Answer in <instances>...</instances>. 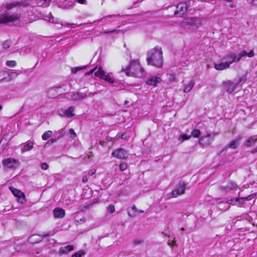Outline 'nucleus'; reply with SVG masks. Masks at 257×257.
<instances>
[{
  "label": "nucleus",
  "mask_w": 257,
  "mask_h": 257,
  "mask_svg": "<svg viewBox=\"0 0 257 257\" xmlns=\"http://www.w3.org/2000/svg\"><path fill=\"white\" fill-rule=\"evenodd\" d=\"M29 5L27 2H14L13 3L3 5L1 7V11L3 13L0 15V24L12 22L18 20L20 16L18 13L11 14L9 11L16 7H27Z\"/></svg>",
  "instance_id": "nucleus-1"
},
{
  "label": "nucleus",
  "mask_w": 257,
  "mask_h": 257,
  "mask_svg": "<svg viewBox=\"0 0 257 257\" xmlns=\"http://www.w3.org/2000/svg\"><path fill=\"white\" fill-rule=\"evenodd\" d=\"M148 64H163V51L161 47H155L147 53Z\"/></svg>",
  "instance_id": "nucleus-2"
},
{
  "label": "nucleus",
  "mask_w": 257,
  "mask_h": 257,
  "mask_svg": "<svg viewBox=\"0 0 257 257\" xmlns=\"http://www.w3.org/2000/svg\"><path fill=\"white\" fill-rule=\"evenodd\" d=\"M253 55L254 52L253 50H250L248 53L243 50L241 51L238 55L234 53H230L224 57V62L220 63L219 64H230L233 62H238L243 57H252Z\"/></svg>",
  "instance_id": "nucleus-3"
},
{
  "label": "nucleus",
  "mask_w": 257,
  "mask_h": 257,
  "mask_svg": "<svg viewBox=\"0 0 257 257\" xmlns=\"http://www.w3.org/2000/svg\"><path fill=\"white\" fill-rule=\"evenodd\" d=\"M122 70L128 76L142 78L146 75L145 70L141 65H125Z\"/></svg>",
  "instance_id": "nucleus-4"
},
{
  "label": "nucleus",
  "mask_w": 257,
  "mask_h": 257,
  "mask_svg": "<svg viewBox=\"0 0 257 257\" xmlns=\"http://www.w3.org/2000/svg\"><path fill=\"white\" fill-rule=\"evenodd\" d=\"M94 73L96 77L99 78L101 79L104 80L109 83L112 84L115 81V79L113 77L112 73H107L102 68L99 67L98 68L96 66L94 68L91 70L90 71L86 72L85 75H89Z\"/></svg>",
  "instance_id": "nucleus-5"
},
{
  "label": "nucleus",
  "mask_w": 257,
  "mask_h": 257,
  "mask_svg": "<svg viewBox=\"0 0 257 257\" xmlns=\"http://www.w3.org/2000/svg\"><path fill=\"white\" fill-rule=\"evenodd\" d=\"M181 25L185 29H197L200 25V22L196 18H187L182 22Z\"/></svg>",
  "instance_id": "nucleus-6"
},
{
  "label": "nucleus",
  "mask_w": 257,
  "mask_h": 257,
  "mask_svg": "<svg viewBox=\"0 0 257 257\" xmlns=\"http://www.w3.org/2000/svg\"><path fill=\"white\" fill-rule=\"evenodd\" d=\"M218 135V133L217 132H213L212 134L207 133L205 136H202L199 138V144L202 146H208L211 144L215 136Z\"/></svg>",
  "instance_id": "nucleus-7"
},
{
  "label": "nucleus",
  "mask_w": 257,
  "mask_h": 257,
  "mask_svg": "<svg viewBox=\"0 0 257 257\" xmlns=\"http://www.w3.org/2000/svg\"><path fill=\"white\" fill-rule=\"evenodd\" d=\"M245 78L242 76L239 78L238 80H234V82H231L230 80L224 81L223 83L224 88L226 91L229 93H232L235 89L237 85L242 81H244Z\"/></svg>",
  "instance_id": "nucleus-8"
},
{
  "label": "nucleus",
  "mask_w": 257,
  "mask_h": 257,
  "mask_svg": "<svg viewBox=\"0 0 257 257\" xmlns=\"http://www.w3.org/2000/svg\"><path fill=\"white\" fill-rule=\"evenodd\" d=\"M54 234L53 231H50L47 233L43 234H33L30 236L28 238V241L31 243H36L41 241L44 238L49 236H52Z\"/></svg>",
  "instance_id": "nucleus-9"
},
{
  "label": "nucleus",
  "mask_w": 257,
  "mask_h": 257,
  "mask_svg": "<svg viewBox=\"0 0 257 257\" xmlns=\"http://www.w3.org/2000/svg\"><path fill=\"white\" fill-rule=\"evenodd\" d=\"M186 184L184 182H180L172 192V197H177L185 193Z\"/></svg>",
  "instance_id": "nucleus-10"
},
{
  "label": "nucleus",
  "mask_w": 257,
  "mask_h": 257,
  "mask_svg": "<svg viewBox=\"0 0 257 257\" xmlns=\"http://www.w3.org/2000/svg\"><path fill=\"white\" fill-rule=\"evenodd\" d=\"M112 156L119 159L125 160L128 156L127 152L123 148H118L112 152Z\"/></svg>",
  "instance_id": "nucleus-11"
},
{
  "label": "nucleus",
  "mask_w": 257,
  "mask_h": 257,
  "mask_svg": "<svg viewBox=\"0 0 257 257\" xmlns=\"http://www.w3.org/2000/svg\"><path fill=\"white\" fill-rule=\"evenodd\" d=\"M2 164L7 169H15L18 167L17 160L12 158L4 159Z\"/></svg>",
  "instance_id": "nucleus-12"
},
{
  "label": "nucleus",
  "mask_w": 257,
  "mask_h": 257,
  "mask_svg": "<svg viewBox=\"0 0 257 257\" xmlns=\"http://www.w3.org/2000/svg\"><path fill=\"white\" fill-rule=\"evenodd\" d=\"M13 194L17 197V200L21 203H24L26 201L25 195L22 191L13 188H10Z\"/></svg>",
  "instance_id": "nucleus-13"
},
{
  "label": "nucleus",
  "mask_w": 257,
  "mask_h": 257,
  "mask_svg": "<svg viewBox=\"0 0 257 257\" xmlns=\"http://www.w3.org/2000/svg\"><path fill=\"white\" fill-rule=\"evenodd\" d=\"M187 12V6L186 3H181L176 6V10L175 12V15L182 16L185 14Z\"/></svg>",
  "instance_id": "nucleus-14"
},
{
  "label": "nucleus",
  "mask_w": 257,
  "mask_h": 257,
  "mask_svg": "<svg viewBox=\"0 0 257 257\" xmlns=\"http://www.w3.org/2000/svg\"><path fill=\"white\" fill-rule=\"evenodd\" d=\"M251 199L250 196H248L246 197L236 198L235 199H231L226 201L228 204H231L233 205H237L243 203L244 200H250Z\"/></svg>",
  "instance_id": "nucleus-15"
},
{
  "label": "nucleus",
  "mask_w": 257,
  "mask_h": 257,
  "mask_svg": "<svg viewBox=\"0 0 257 257\" xmlns=\"http://www.w3.org/2000/svg\"><path fill=\"white\" fill-rule=\"evenodd\" d=\"M65 210L59 207L55 208L53 210V215L55 218H62L65 216Z\"/></svg>",
  "instance_id": "nucleus-16"
},
{
  "label": "nucleus",
  "mask_w": 257,
  "mask_h": 257,
  "mask_svg": "<svg viewBox=\"0 0 257 257\" xmlns=\"http://www.w3.org/2000/svg\"><path fill=\"white\" fill-rule=\"evenodd\" d=\"M256 143L257 136H252L245 141V145L248 148H250L254 146Z\"/></svg>",
  "instance_id": "nucleus-17"
},
{
  "label": "nucleus",
  "mask_w": 257,
  "mask_h": 257,
  "mask_svg": "<svg viewBox=\"0 0 257 257\" xmlns=\"http://www.w3.org/2000/svg\"><path fill=\"white\" fill-rule=\"evenodd\" d=\"M161 81V79L160 77L154 76H152L149 78L148 80L147 84L149 85H153L154 86H156L158 83H160Z\"/></svg>",
  "instance_id": "nucleus-18"
},
{
  "label": "nucleus",
  "mask_w": 257,
  "mask_h": 257,
  "mask_svg": "<svg viewBox=\"0 0 257 257\" xmlns=\"http://www.w3.org/2000/svg\"><path fill=\"white\" fill-rule=\"evenodd\" d=\"M242 137L241 136L237 137L235 140H232L228 145V148L231 149H236L239 145L240 141L241 140Z\"/></svg>",
  "instance_id": "nucleus-19"
},
{
  "label": "nucleus",
  "mask_w": 257,
  "mask_h": 257,
  "mask_svg": "<svg viewBox=\"0 0 257 257\" xmlns=\"http://www.w3.org/2000/svg\"><path fill=\"white\" fill-rule=\"evenodd\" d=\"M131 209L133 211V213L132 214L129 211V208L127 209L128 215L130 217H135V216L137 215L138 213H143L144 212V210L137 209V208L136 207V206L135 205H134L132 207Z\"/></svg>",
  "instance_id": "nucleus-20"
},
{
  "label": "nucleus",
  "mask_w": 257,
  "mask_h": 257,
  "mask_svg": "<svg viewBox=\"0 0 257 257\" xmlns=\"http://www.w3.org/2000/svg\"><path fill=\"white\" fill-rule=\"evenodd\" d=\"M87 95L85 93H81L79 92H73L71 95V98L73 100H77L82 99L87 97Z\"/></svg>",
  "instance_id": "nucleus-21"
},
{
  "label": "nucleus",
  "mask_w": 257,
  "mask_h": 257,
  "mask_svg": "<svg viewBox=\"0 0 257 257\" xmlns=\"http://www.w3.org/2000/svg\"><path fill=\"white\" fill-rule=\"evenodd\" d=\"M237 187V185L236 183L233 182H230L226 185L221 186L220 189L222 190L228 191Z\"/></svg>",
  "instance_id": "nucleus-22"
},
{
  "label": "nucleus",
  "mask_w": 257,
  "mask_h": 257,
  "mask_svg": "<svg viewBox=\"0 0 257 257\" xmlns=\"http://www.w3.org/2000/svg\"><path fill=\"white\" fill-rule=\"evenodd\" d=\"M74 249V247L73 245H68L63 247H61L59 250V253L60 254H66L73 250Z\"/></svg>",
  "instance_id": "nucleus-23"
},
{
  "label": "nucleus",
  "mask_w": 257,
  "mask_h": 257,
  "mask_svg": "<svg viewBox=\"0 0 257 257\" xmlns=\"http://www.w3.org/2000/svg\"><path fill=\"white\" fill-rule=\"evenodd\" d=\"M34 142L31 141H27L26 144L21 148V153H24L25 152L32 150L33 148Z\"/></svg>",
  "instance_id": "nucleus-24"
},
{
  "label": "nucleus",
  "mask_w": 257,
  "mask_h": 257,
  "mask_svg": "<svg viewBox=\"0 0 257 257\" xmlns=\"http://www.w3.org/2000/svg\"><path fill=\"white\" fill-rule=\"evenodd\" d=\"M117 17H119V15H112L104 16L103 18H107L108 19H107L105 22H102L104 23L105 24L111 23L113 22L115 20L114 19Z\"/></svg>",
  "instance_id": "nucleus-25"
},
{
  "label": "nucleus",
  "mask_w": 257,
  "mask_h": 257,
  "mask_svg": "<svg viewBox=\"0 0 257 257\" xmlns=\"http://www.w3.org/2000/svg\"><path fill=\"white\" fill-rule=\"evenodd\" d=\"M74 110V107L72 106H70L67 109L65 110L64 114L68 118L72 117L74 116V114L73 113Z\"/></svg>",
  "instance_id": "nucleus-26"
},
{
  "label": "nucleus",
  "mask_w": 257,
  "mask_h": 257,
  "mask_svg": "<svg viewBox=\"0 0 257 257\" xmlns=\"http://www.w3.org/2000/svg\"><path fill=\"white\" fill-rule=\"evenodd\" d=\"M194 85V83L193 81H189L188 83L185 85L184 92L186 93L190 92L192 90Z\"/></svg>",
  "instance_id": "nucleus-27"
},
{
  "label": "nucleus",
  "mask_w": 257,
  "mask_h": 257,
  "mask_svg": "<svg viewBox=\"0 0 257 257\" xmlns=\"http://www.w3.org/2000/svg\"><path fill=\"white\" fill-rule=\"evenodd\" d=\"M51 0H38L37 4L39 6L47 7L49 5Z\"/></svg>",
  "instance_id": "nucleus-28"
},
{
  "label": "nucleus",
  "mask_w": 257,
  "mask_h": 257,
  "mask_svg": "<svg viewBox=\"0 0 257 257\" xmlns=\"http://www.w3.org/2000/svg\"><path fill=\"white\" fill-rule=\"evenodd\" d=\"M52 135V132L51 131H48L44 133L42 136V139L45 141L48 140L49 138H50Z\"/></svg>",
  "instance_id": "nucleus-29"
},
{
  "label": "nucleus",
  "mask_w": 257,
  "mask_h": 257,
  "mask_svg": "<svg viewBox=\"0 0 257 257\" xmlns=\"http://www.w3.org/2000/svg\"><path fill=\"white\" fill-rule=\"evenodd\" d=\"M201 134V132L199 130L194 129L192 130L191 133V136H192L194 138H198Z\"/></svg>",
  "instance_id": "nucleus-30"
},
{
  "label": "nucleus",
  "mask_w": 257,
  "mask_h": 257,
  "mask_svg": "<svg viewBox=\"0 0 257 257\" xmlns=\"http://www.w3.org/2000/svg\"><path fill=\"white\" fill-rule=\"evenodd\" d=\"M12 45V42L11 40L6 41L3 44V47L4 49H8Z\"/></svg>",
  "instance_id": "nucleus-31"
},
{
  "label": "nucleus",
  "mask_w": 257,
  "mask_h": 257,
  "mask_svg": "<svg viewBox=\"0 0 257 257\" xmlns=\"http://www.w3.org/2000/svg\"><path fill=\"white\" fill-rule=\"evenodd\" d=\"M85 252L83 250H80L79 251L73 253L72 257H81L82 255H84Z\"/></svg>",
  "instance_id": "nucleus-32"
},
{
  "label": "nucleus",
  "mask_w": 257,
  "mask_h": 257,
  "mask_svg": "<svg viewBox=\"0 0 257 257\" xmlns=\"http://www.w3.org/2000/svg\"><path fill=\"white\" fill-rule=\"evenodd\" d=\"M214 68L217 70H223L229 68V65H214Z\"/></svg>",
  "instance_id": "nucleus-33"
},
{
  "label": "nucleus",
  "mask_w": 257,
  "mask_h": 257,
  "mask_svg": "<svg viewBox=\"0 0 257 257\" xmlns=\"http://www.w3.org/2000/svg\"><path fill=\"white\" fill-rule=\"evenodd\" d=\"M96 202H93V203H90L86 205L81 206L80 207L79 209H80V210L81 211H84L86 209H87L88 208H89L90 207H91L92 205V204H93L94 203H95Z\"/></svg>",
  "instance_id": "nucleus-34"
},
{
  "label": "nucleus",
  "mask_w": 257,
  "mask_h": 257,
  "mask_svg": "<svg viewBox=\"0 0 257 257\" xmlns=\"http://www.w3.org/2000/svg\"><path fill=\"white\" fill-rule=\"evenodd\" d=\"M86 68L85 66L84 67H77L71 69V71L73 73H76L78 71L84 69Z\"/></svg>",
  "instance_id": "nucleus-35"
},
{
  "label": "nucleus",
  "mask_w": 257,
  "mask_h": 257,
  "mask_svg": "<svg viewBox=\"0 0 257 257\" xmlns=\"http://www.w3.org/2000/svg\"><path fill=\"white\" fill-rule=\"evenodd\" d=\"M127 166V165L126 163H123V162L121 163H120V164L119 165V170L121 171H123L126 170Z\"/></svg>",
  "instance_id": "nucleus-36"
},
{
  "label": "nucleus",
  "mask_w": 257,
  "mask_h": 257,
  "mask_svg": "<svg viewBox=\"0 0 257 257\" xmlns=\"http://www.w3.org/2000/svg\"><path fill=\"white\" fill-rule=\"evenodd\" d=\"M58 139L57 138H52L49 140L46 143V145H51L54 143H56Z\"/></svg>",
  "instance_id": "nucleus-37"
},
{
  "label": "nucleus",
  "mask_w": 257,
  "mask_h": 257,
  "mask_svg": "<svg viewBox=\"0 0 257 257\" xmlns=\"http://www.w3.org/2000/svg\"><path fill=\"white\" fill-rule=\"evenodd\" d=\"M107 209L108 211H109L111 213H112L115 211L114 206L112 204L109 205L107 206Z\"/></svg>",
  "instance_id": "nucleus-38"
},
{
  "label": "nucleus",
  "mask_w": 257,
  "mask_h": 257,
  "mask_svg": "<svg viewBox=\"0 0 257 257\" xmlns=\"http://www.w3.org/2000/svg\"><path fill=\"white\" fill-rule=\"evenodd\" d=\"M59 135L57 138L58 140L62 137H63L65 135V132H64V130L63 129H61L59 131Z\"/></svg>",
  "instance_id": "nucleus-39"
},
{
  "label": "nucleus",
  "mask_w": 257,
  "mask_h": 257,
  "mask_svg": "<svg viewBox=\"0 0 257 257\" xmlns=\"http://www.w3.org/2000/svg\"><path fill=\"white\" fill-rule=\"evenodd\" d=\"M107 19H108V18H102L100 19H99V20L94 21L93 22V24L96 25L99 22H105Z\"/></svg>",
  "instance_id": "nucleus-40"
},
{
  "label": "nucleus",
  "mask_w": 257,
  "mask_h": 257,
  "mask_svg": "<svg viewBox=\"0 0 257 257\" xmlns=\"http://www.w3.org/2000/svg\"><path fill=\"white\" fill-rule=\"evenodd\" d=\"M40 166L41 169L44 170H47L49 167V165L46 163H41Z\"/></svg>",
  "instance_id": "nucleus-41"
},
{
  "label": "nucleus",
  "mask_w": 257,
  "mask_h": 257,
  "mask_svg": "<svg viewBox=\"0 0 257 257\" xmlns=\"http://www.w3.org/2000/svg\"><path fill=\"white\" fill-rule=\"evenodd\" d=\"M181 138L184 140H187L191 138V135H188L187 134H183L181 136Z\"/></svg>",
  "instance_id": "nucleus-42"
},
{
  "label": "nucleus",
  "mask_w": 257,
  "mask_h": 257,
  "mask_svg": "<svg viewBox=\"0 0 257 257\" xmlns=\"http://www.w3.org/2000/svg\"><path fill=\"white\" fill-rule=\"evenodd\" d=\"M18 74L16 72H11L9 73V76L10 77H11L12 79L14 78L17 76Z\"/></svg>",
  "instance_id": "nucleus-43"
},
{
  "label": "nucleus",
  "mask_w": 257,
  "mask_h": 257,
  "mask_svg": "<svg viewBox=\"0 0 257 257\" xmlns=\"http://www.w3.org/2000/svg\"><path fill=\"white\" fill-rule=\"evenodd\" d=\"M143 242V241L142 240H141V239H135L134 241V243L135 245H139V244H140L142 243Z\"/></svg>",
  "instance_id": "nucleus-44"
},
{
  "label": "nucleus",
  "mask_w": 257,
  "mask_h": 257,
  "mask_svg": "<svg viewBox=\"0 0 257 257\" xmlns=\"http://www.w3.org/2000/svg\"><path fill=\"white\" fill-rule=\"evenodd\" d=\"M118 32H119V30H111V31H104L103 33L104 34H108V33H113V32H116V33H118Z\"/></svg>",
  "instance_id": "nucleus-45"
},
{
  "label": "nucleus",
  "mask_w": 257,
  "mask_h": 257,
  "mask_svg": "<svg viewBox=\"0 0 257 257\" xmlns=\"http://www.w3.org/2000/svg\"><path fill=\"white\" fill-rule=\"evenodd\" d=\"M140 61L139 59H134L132 61L130 64H140Z\"/></svg>",
  "instance_id": "nucleus-46"
},
{
  "label": "nucleus",
  "mask_w": 257,
  "mask_h": 257,
  "mask_svg": "<svg viewBox=\"0 0 257 257\" xmlns=\"http://www.w3.org/2000/svg\"><path fill=\"white\" fill-rule=\"evenodd\" d=\"M95 173H96V170L95 169H93V170H90L88 173V175L89 176H91L93 175H94Z\"/></svg>",
  "instance_id": "nucleus-47"
},
{
  "label": "nucleus",
  "mask_w": 257,
  "mask_h": 257,
  "mask_svg": "<svg viewBox=\"0 0 257 257\" xmlns=\"http://www.w3.org/2000/svg\"><path fill=\"white\" fill-rule=\"evenodd\" d=\"M16 62L15 61L11 60V61H7L6 62V64L9 65V64H16Z\"/></svg>",
  "instance_id": "nucleus-48"
},
{
  "label": "nucleus",
  "mask_w": 257,
  "mask_h": 257,
  "mask_svg": "<svg viewBox=\"0 0 257 257\" xmlns=\"http://www.w3.org/2000/svg\"><path fill=\"white\" fill-rule=\"evenodd\" d=\"M69 132L70 133V134L73 136L74 138L76 136V134L75 133L74 131L73 130V128H70L69 130Z\"/></svg>",
  "instance_id": "nucleus-49"
},
{
  "label": "nucleus",
  "mask_w": 257,
  "mask_h": 257,
  "mask_svg": "<svg viewBox=\"0 0 257 257\" xmlns=\"http://www.w3.org/2000/svg\"><path fill=\"white\" fill-rule=\"evenodd\" d=\"M82 182L83 183H86L88 181V179H87V177L86 176H84L83 177H82Z\"/></svg>",
  "instance_id": "nucleus-50"
},
{
  "label": "nucleus",
  "mask_w": 257,
  "mask_h": 257,
  "mask_svg": "<svg viewBox=\"0 0 257 257\" xmlns=\"http://www.w3.org/2000/svg\"><path fill=\"white\" fill-rule=\"evenodd\" d=\"M256 152H257V147L251 151V153L252 154L255 153Z\"/></svg>",
  "instance_id": "nucleus-51"
},
{
  "label": "nucleus",
  "mask_w": 257,
  "mask_h": 257,
  "mask_svg": "<svg viewBox=\"0 0 257 257\" xmlns=\"http://www.w3.org/2000/svg\"><path fill=\"white\" fill-rule=\"evenodd\" d=\"M77 2L80 4H85V0H77Z\"/></svg>",
  "instance_id": "nucleus-52"
},
{
  "label": "nucleus",
  "mask_w": 257,
  "mask_h": 257,
  "mask_svg": "<svg viewBox=\"0 0 257 257\" xmlns=\"http://www.w3.org/2000/svg\"><path fill=\"white\" fill-rule=\"evenodd\" d=\"M252 4L253 5H256L257 6V0H252Z\"/></svg>",
  "instance_id": "nucleus-53"
},
{
  "label": "nucleus",
  "mask_w": 257,
  "mask_h": 257,
  "mask_svg": "<svg viewBox=\"0 0 257 257\" xmlns=\"http://www.w3.org/2000/svg\"><path fill=\"white\" fill-rule=\"evenodd\" d=\"M57 1H58L59 3H63L65 2H66L67 0H57Z\"/></svg>",
  "instance_id": "nucleus-54"
},
{
  "label": "nucleus",
  "mask_w": 257,
  "mask_h": 257,
  "mask_svg": "<svg viewBox=\"0 0 257 257\" xmlns=\"http://www.w3.org/2000/svg\"><path fill=\"white\" fill-rule=\"evenodd\" d=\"M80 221L85 222L86 219L84 217H83L80 219Z\"/></svg>",
  "instance_id": "nucleus-55"
},
{
  "label": "nucleus",
  "mask_w": 257,
  "mask_h": 257,
  "mask_svg": "<svg viewBox=\"0 0 257 257\" xmlns=\"http://www.w3.org/2000/svg\"><path fill=\"white\" fill-rule=\"evenodd\" d=\"M229 7L230 8H233L234 7V5L233 4H229Z\"/></svg>",
  "instance_id": "nucleus-56"
},
{
  "label": "nucleus",
  "mask_w": 257,
  "mask_h": 257,
  "mask_svg": "<svg viewBox=\"0 0 257 257\" xmlns=\"http://www.w3.org/2000/svg\"><path fill=\"white\" fill-rule=\"evenodd\" d=\"M181 230L182 231H184V228L182 227V228H181Z\"/></svg>",
  "instance_id": "nucleus-57"
},
{
  "label": "nucleus",
  "mask_w": 257,
  "mask_h": 257,
  "mask_svg": "<svg viewBox=\"0 0 257 257\" xmlns=\"http://www.w3.org/2000/svg\"><path fill=\"white\" fill-rule=\"evenodd\" d=\"M127 103V101H125V104H126Z\"/></svg>",
  "instance_id": "nucleus-58"
},
{
  "label": "nucleus",
  "mask_w": 257,
  "mask_h": 257,
  "mask_svg": "<svg viewBox=\"0 0 257 257\" xmlns=\"http://www.w3.org/2000/svg\"><path fill=\"white\" fill-rule=\"evenodd\" d=\"M123 135H121V138H123Z\"/></svg>",
  "instance_id": "nucleus-59"
}]
</instances>
